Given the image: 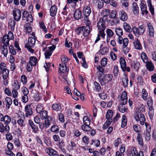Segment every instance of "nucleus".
<instances>
[{
	"label": "nucleus",
	"mask_w": 156,
	"mask_h": 156,
	"mask_svg": "<svg viewBox=\"0 0 156 156\" xmlns=\"http://www.w3.org/2000/svg\"><path fill=\"white\" fill-rule=\"evenodd\" d=\"M105 24L104 21H103L102 18H100L97 23V27L99 30L98 31V37L96 39H100V36L102 38H104L105 34L104 33V30L105 29Z\"/></svg>",
	"instance_id": "obj_1"
},
{
	"label": "nucleus",
	"mask_w": 156,
	"mask_h": 156,
	"mask_svg": "<svg viewBox=\"0 0 156 156\" xmlns=\"http://www.w3.org/2000/svg\"><path fill=\"white\" fill-rule=\"evenodd\" d=\"M134 118L135 120L138 122L140 121V123L141 125H143L145 124L146 119L144 115L141 114L140 111L135 112L134 114Z\"/></svg>",
	"instance_id": "obj_2"
},
{
	"label": "nucleus",
	"mask_w": 156,
	"mask_h": 156,
	"mask_svg": "<svg viewBox=\"0 0 156 156\" xmlns=\"http://www.w3.org/2000/svg\"><path fill=\"white\" fill-rule=\"evenodd\" d=\"M113 77L112 75L111 74L105 75L100 81L101 85L102 86H105L108 82L112 81Z\"/></svg>",
	"instance_id": "obj_3"
},
{
	"label": "nucleus",
	"mask_w": 156,
	"mask_h": 156,
	"mask_svg": "<svg viewBox=\"0 0 156 156\" xmlns=\"http://www.w3.org/2000/svg\"><path fill=\"white\" fill-rule=\"evenodd\" d=\"M117 98L120 103L126 104L128 101L127 92L126 91L123 92L121 94L118 95Z\"/></svg>",
	"instance_id": "obj_4"
},
{
	"label": "nucleus",
	"mask_w": 156,
	"mask_h": 156,
	"mask_svg": "<svg viewBox=\"0 0 156 156\" xmlns=\"http://www.w3.org/2000/svg\"><path fill=\"white\" fill-rule=\"evenodd\" d=\"M118 42L120 44H123L122 49L125 54H127L129 51V49L126 47L128 42V40H119Z\"/></svg>",
	"instance_id": "obj_5"
},
{
	"label": "nucleus",
	"mask_w": 156,
	"mask_h": 156,
	"mask_svg": "<svg viewBox=\"0 0 156 156\" xmlns=\"http://www.w3.org/2000/svg\"><path fill=\"white\" fill-rule=\"evenodd\" d=\"M22 19L23 20H26L29 23H32L33 20L32 16L29 15L28 12L26 11H24L23 13Z\"/></svg>",
	"instance_id": "obj_6"
},
{
	"label": "nucleus",
	"mask_w": 156,
	"mask_h": 156,
	"mask_svg": "<svg viewBox=\"0 0 156 156\" xmlns=\"http://www.w3.org/2000/svg\"><path fill=\"white\" fill-rule=\"evenodd\" d=\"M147 31L148 36L151 38H153L154 37V30L152 25L150 23L147 24Z\"/></svg>",
	"instance_id": "obj_7"
},
{
	"label": "nucleus",
	"mask_w": 156,
	"mask_h": 156,
	"mask_svg": "<svg viewBox=\"0 0 156 156\" xmlns=\"http://www.w3.org/2000/svg\"><path fill=\"white\" fill-rule=\"evenodd\" d=\"M0 121L3 122L5 125H9L11 121V118L9 115H6L4 116L2 114H0Z\"/></svg>",
	"instance_id": "obj_8"
},
{
	"label": "nucleus",
	"mask_w": 156,
	"mask_h": 156,
	"mask_svg": "<svg viewBox=\"0 0 156 156\" xmlns=\"http://www.w3.org/2000/svg\"><path fill=\"white\" fill-rule=\"evenodd\" d=\"M13 15L14 19L16 21H19L21 16V13L20 10L15 8L13 12Z\"/></svg>",
	"instance_id": "obj_9"
},
{
	"label": "nucleus",
	"mask_w": 156,
	"mask_h": 156,
	"mask_svg": "<svg viewBox=\"0 0 156 156\" xmlns=\"http://www.w3.org/2000/svg\"><path fill=\"white\" fill-rule=\"evenodd\" d=\"M78 30L80 32L81 31H83V35L84 37L87 36L90 33V27L89 26H86L79 27Z\"/></svg>",
	"instance_id": "obj_10"
},
{
	"label": "nucleus",
	"mask_w": 156,
	"mask_h": 156,
	"mask_svg": "<svg viewBox=\"0 0 156 156\" xmlns=\"http://www.w3.org/2000/svg\"><path fill=\"white\" fill-rule=\"evenodd\" d=\"M24 112L25 116L26 117H28L32 115L33 112L30 105H27L25 106Z\"/></svg>",
	"instance_id": "obj_11"
},
{
	"label": "nucleus",
	"mask_w": 156,
	"mask_h": 156,
	"mask_svg": "<svg viewBox=\"0 0 156 156\" xmlns=\"http://www.w3.org/2000/svg\"><path fill=\"white\" fill-rule=\"evenodd\" d=\"M140 6L142 11V14L143 15H147L148 13V11L147 10V8L145 2L144 1H141Z\"/></svg>",
	"instance_id": "obj_12"
},
{
	"label": "nucleus",
	"mask_w": 156,
	"mask_h": 156,
	"mask_svg": "<svg viewBox=\"0 0 156 156\" xmlns=\"http://www.w3.org/2000/svg\"><path fill=\"white\" fill-rule=\"evenodd\" d=\"M10 130V127L9 125H4L0 122V132L2 133L9 132Z\"/></svg>",
	"instance_id": "obj_13"
},
{
	"label": "nucleus",
	"mask_w": 156,
	"mask_h": 156,
	"mask_svg": "<svg viewBox=\"0 0 156 156\" xmlns=\"http://www.w3.org/2000/svg\"><path fill=\"white\" fill-rule=\"evenodd\" d=\"M96 69L98 71L96 73V75L98 79H100L101 77L104 74V69L100 65H98L96 67Z\"/></svg>",
	"instance_id": "obj_14"
},
{
	"label": "nucleus",
	"mask_w": 156,
	"mask_h": 156,
	"mask_svg": "<svg viewBox=\"0 0 156 156\" xmlns=\"http://www.w3.org/2000/svg\"><path fill=\"white\" fill-rule=\"evenodd\" d=\"M122 81L123 86L124 87H127L128 86L129 80L128 76L125 74L123 75L122 79Z\"/></svg>",
	"instance_id": "obj_15"
},
{
	"label": "nucleus",
	"mask_w": 156,
	"mask_h": 156,
	"mask_svg": "<svg viewBox=\"0 0 156 156\" xmlns=\"http://www.w3.org/2000/svg\"><path fill=\"white\" fill-rule=\"evenodd\" d=\"M126 104L120 103L118 106L119 111L122 113H124L127 111V108L125 105Z\"/></svg>",
	"instance_id": "obj_16"
},
{
	"label": "nucleus",
	"mask_w": 156,
	"mask_h": 156,
	"mask_svg": "<svg viewBox=\"0 0 156 156\" xmlns=\"http://www.w3.org/2000/svg\"><path fill=\"white\" fill-rule=\"evenodd\" d=\"M57 8L56 5H54L51 7L50 9V14L52 17L54 16L57 13Z\"/></svg>",
	"instance_id": "obj_17"
},
{
	"label": "nucleus",
	"mask_w": 156,
	"mask_h": 156,
	"mask_svg": "<svg viewBox=\"0 0 156 156\" xmlns=\"http://www.w3.org/2000/svg\"><path fill=\"white\" fill-rule=\"evenodd\" d=\"M91 12L90 7L87 6L85 7L83 10V14L84 17H88Z\"/></svg>",
	"instance_id": "obj_18"
},
{
	"label": "nucleus",
	"mask_w": 156,
	"mask_h": 156,
	"mask_svg": "<svg viewBox=\"0 0 156 156\" xmlns=\"http://www.w3.org/2000/svg\"><path fill=\"white\" fill-rule=\"evenodd\" d=\"M46 152L51 156H58L57 152L53 149L48 148L46 149Z\"/></svg>",
	"instance_id": "obj_19"
},
{
	"label": "nucleus",
	"mask_w": 156,
	"mask_h": 156,
	"mask_svg": "<svg viewBox=\"0 0 156 156\" xmlns=\"http://www.w3.org/2000/svg\"><path fill=\"white\" fill-rule=\"evenodd\" d=\"M74 17L76 20L80 19L81 17V11L79 9L76 10L74 14Z\"/></svg>",
	"instance_id": "obj_20"
},
{
	"label": "nucleus",
	"mask_w": 156,
	"mask_h": 156,
	"mask_svg": "<svg viewBox=\"0 0 156 156\" xmlns=\"http://www.w3.org/2000/svg\"><path fill=\"white\" fill-rule=\"evenodd\" d=\"M59 70L60 72L64 73L68 71L69 69L67 68L66 64L65 65L63 64H59Z\"/></svg>",
	"instance_id": "obj_21"
},
{
	"label": "nucleus",
	"mask_w": 156,
	"mask_h": 156,
	"mask_svg": "<svg viewBox=\"0 0 156 156\" xmlns=\"http://www.w3.org/2000/svg\"><path fill=\"white\" fill-rule=\"evenodd\" d=\"M37 62V59L36 57L31 56L30 57L29 63L31 64L32 66H35L36 65Z\"/></svg>",
	"instance_id": "obj_22"
},
{
	"label": "nucleus",
	"mask_w": 156,
	"mask_h": 156,
	"mask_svg": "<svg viewBox=\"0 0 156 156\" xmlns=\"http://www.w3.org/2000/svg\"><path fill=\"white\" fill-rule=\"evenodd\" d=\"M128 19V16L126 12L124 11L121 12L120 19L124 21H126Z\"/></svg>",
	"instance_id": "obj_23"
},
{
	"label": "nucleus",
	"mask_w": 156,
	"mask_h": 156,
	"mask_svg": "<svg viewBox=\"0 0 156 156\" xmlns=\"http://www.w3.org/2000/svg\"><path fill=\"white\" fill-rule=\"evenodd\" d=\"M115 31L116 34L119 36V39H120L121 38L123 39V38L121 37V36L123 34V32L122 29L120 28H118L116 29ZM123 39H127V38H124Z\"/></svg>",
	"instance_id": "obj_24"
},
{
	"label": "nucleus",
	"mask_w": 156,
	"mask_h": 156,
	"mask_svg": "<svg viewBox=\"0 0 156 156\" xmlns=\"http://www.w3.org/2000/svg\"><path fill=\"white\" fill-rule=\"evenodd\" d=\"M133 43L136 49L140 50L142 48L141 44L138 40H135Z\"/></svg>",
	"instance_id": "obj_25"
},
{
	"label": "nucleus",
	"mask_w": 156,
	"mask_h": 156,
	"mask_svg": "<svg viewBox=\"0 0 156 156\" xmlns=\"http://www.w3.org/2000/svg\"><path fill=\"white\" fill-rule=\"evenodd\" d=\"M39 113L41 118L42 119H46L49 116H48L47 112L45 110H44Z\"/></svg>",
	"instance_id": "obj_26"
},
{
	"label": "nucleus",
	"mask_w": 156,
	"mask_h": 156,
	"mask_svg": "<svg viewBox=\"0 0 156 156\" xmlns=\"http://www.w3.org/2000/svg\"><path fill=\"white\" fill-rule=\"evenodd\" d=\"M146 64V66L147 69L150 71H152L154 69V66L152 62H147Z\"/></svg>",
	"instance_id": "obj_27"
},
{
	"label": "nucleus",
	"mask_w": 156,
	"mask_h": 156,
	"mask_svg": "<svg viewBox=\"0 0 156 156\" xmlns=\"http://www.w3.org/2000/svg\"><path fill=\"white\" fill-rule=\"evenodd\" d=\"M14 36L12 33L10 31L7 35L5 34L3 36L2 39H13Z\"/></svg>",
	"instance_id": "obj_28"
},
{
	"label": "nucleus",
	"mask_w": 156,
	"mask_h": 156,
	"mask_svg": "<svg viewBox=\"0 0 156 156\" xmlns=\"http://www.w3.org/2000/svg\"><path fill=\"white\" fill-rule=\"evenodd\" d=\"M133 32L135 35L137 37H138L140 35H141L139 30V28H137L136 27H134L132 28Z\"/></svg>",
	"instance_id": "obj_29"
},
{
	"label": "nucleus",
	"mask_w": 156,
	"mask_h": 156,
	"mask_svg": "<svg viewBox=\"0 0 156 156\" xmlns=\"http://www.w3.org/2000/svg\"><path fill=\"white\" fill-rule=\"evenodd\" d=\"M52 107L54 110L56 111H60L61 109V105L59 104H54L52 106Z\"/></svg>",
	"instance_id": "obj_30"
},
{
	"label": "nucleus",
	"mask_w": 156,
	"mask_h": 156,
	"mask_svg": "<svg viewBox=\"0 0 156 156\" xmlns=\"http://www.w3.org/2000/svg\"><path fill=\"white\" fill-rule=\"evenodd\" d=\"M16 24V22L13 20H9V26L10 27V28L12 31L15 30V27Z\"/></svg>",
	"instance_id": "obj_31"
},
{
	"label": "nucleus",
	"mask_w": 156,
	"mask_h": 156,
	"mask_svg": "<svg viewBox=\"0 0 156 156\" xmlns=\"http://www.w3.org/2000/svg\"><path fill=\"white\" fill-rule=\"evenodd\" d=\"M24 28L27 32L30 33L32 31V27L29 23H26L24 25Z\"/></svg>",
	"instance_id": "obj_32"
},
{
	"label": "nucleus",
	"mask_w": 156,
	"mask_h": 156,
	"mask_svg": "<svg viewBox=\"0 0 156 156\" xmlns=\"http://www.w3.org/2000/svg\"><path fill=\"white\" fill-rule=\"evenodd\" d=\"M5 101L7 103L6 106L8 109L10 108V106L12 103V100L9 97H7L5 98Z\"/></svg>",
	"instance_id": "obj_33"
},
{
	"label": "nucleus",
	"mask_w": 156,
	"mask_h": 156,
	"mask_svg": "<svg viewBox=\"0 0 156 156\" xmlns=\"http://www.w3.org/2000/svg\"><path fill=\"white\" fill-rule=\"evenodd\" d=\"M90 125H83L81 126V128L84 131H89L91 129V128L89 126Z\"/></svg>",
	"instance_id": "obj_34"
},
{
	"label": "nucleus",
	"mask_w": 156,
	"mask_h": 156,
	"mask_svg": "<svg viewBox=\"0 0 156 156\" xmlns=\"http://www.w3.org/2000/svg\"><path fill=\"white\" fill-rule=\"evenodd\" d=\"M140 56L141 58L144 62L145 63L148 62V58L147 55L145 52H142Z\"/></svg>",
	"instance_id": "obj_35"
},
{
	"label": "nucleus",
	"mask_w": 156,
	"mask_h": 156,
	"mask_svg": "<svg viewBox=\"0 0 156 156\" xmlns=\"http://www.w3.org/2000/svg\"><path fill=\"white\" fill-rule=\"evenodd\" d=\"M127 120L126 116L123 115L122 116V119L121 127L122 128L124 127L126 125Z\"/></svg>",
	"instance_id": "obj_36"
},
{
	"label": "nucleus",
	"mask_w": 156,
	"mask_h": 156,
	"mask_svg": "<svg viewBox=\"0 0 156 156\" xmlns=\"http://www.w3.org/2000/svg\"><path fill=\"white\" fill-rule=\"evenodd\" d=\"M137 139L139 144L141 146H142L144 144V143L141 135L138 133L137 135Z\"/></svg>",
	"instance_id": "obj_37"
},
{
	"label": "nucleus",
	"mask_w": 156,
	"mask_h": 156,
	"mask_svg": "<svg viewBox=\"0 0 156 156\" xmlns=\"http://www.w3.org/2000/svg\"><path fill=\"white\" fill-rule=\"evenodd\" d=\"M148 5L149 7V10L152 15H154V9L151 3V0H149L147 2Z\"/></svg>",
	"instance_id": "obj_38"
},
{
	"label": "nucleus",
	"mask_w": 156,
	"mask_h": 156,
	"mask_svg": "<svg viewBox=\"0 0 156 156\" xmlns=\"http://www.w3.org/2000/svg\"><path fill=\"white\" fill-rule=\"evenodd\" d=\"M123 28L126 31L130 32L131 31V28L129 24L126 23H124L123 24Z\"/></svg>",
	"instance_id": "obj_39"
},
{
	"label": "nucleus",
	"mask_w": 156,
	"mask_h": 156,
	"mask_svg": "<svg viewBox=\"0 0 156 156\" xmlns=\"http://www.w3.org/2000/svg\"><path fill=\"white\" fill-rule=\"evenodd\" d=\"M91 120L87 116H84L83 119V122L84 125H90Z\"/></svg>",
	"instance_id": "obj_40"
},
{
	"label": "nucleus",
	"mask_w": 156,
	"mask_h": 156,
	"mask_svg": "<svg viewBox=\"0 0 156 156\" xmlns=\"http://www.w3.org/2000/svg\"><path fill=\"white\" fill-rule=\"evenodd\" d=\"M91 144H94L96 147H98L100 145V141L98 139H93L91 140Z\"/></svg>",
	"instance_id": "obj_41"
},
{
	"label": "nucleus",
	"mask_w": 156,
	"mask_h": 156,
	"mask_svg": "<svg viewBox=\"0 0 156 156\" xmlns=\"http://www.w3.org/2000/svg\"><path fill=\"white\" fill-rule=\"evenodd\" d=\"M108 51V49L106 47H105L99 50V52L101 55H104L107 53Z\"/></svg>",
	"instance_id": "obj_42"
},
{
	"label": "nucleus",
	"mask_w": 156,
	"mask_h": 156,
	"mask_svg": "<svg viewBox=\"0 0 156 156\" xmlns=\"http://www.w3.org/2000/svg\"><path fill=\"white\" fill-rule=\"evenodd\" d=\"M51 118L48 116L47 118L45 119V126L46 127H48L49 126L51 125Z\"/></svg>",
	"instance_id": "obj_43"
},
{
	"label": "nucleus",
	"mask_w": 156,
	"mask_h": 156,
	"mask_svg": "<svg viewBox=\"0 0 156 156\" xmlns=\"http://www.w3.org/2000/svg\"><path fill=\"white\" fill-rule=\"evenodd\" d=\"M106 32L107 36V39H108V38H110L113 35V32L110 29H107L106 30Z\"/></svg>",
	"instance_id": "obj_44"
},
{
	"label": "nucleus",
	"mask_w": 156,
	"mask_h": 156,
	"mask_svg": "<svg viewBox=\"0 0 156 156\" xmlns=\"http://www.w3.org/2000/svg\"><path fill=\"white\" fill-rule=\"evenodd\" d=\"M113 115V112L112 110H108L107 111V113L106 115V117L107 119H111Z\"/></svg>",
	"instance_id": "obj_45"
},
{
	"label": "nucleus",
	"mask_w": 156,
	"mask_h": 156,
	"mask_svg": "<svg viewBox=\"0 0 156 156\" xmlns=\"http://www.w3.org/2000/svg\"><path fill=\"white\" fill-rule=\"evenodd\" d=\"M51 130L52 132L56 133L58 132L59 129L57 126L54 125L51 127Z\"/></svg>",
	"instance_id": "obj_46"
},
{
	"label": "nucleus",
	"mask_w": 156,
	"mask_h": 156,
	"mask_svg": "<svg viewBox=\"0 0 156 156\" xmlns=\"http://www.w3.org/2000/svg\"><path fill=\"white\" fill-rule=\"evenodd\" d=\"M83 21L84 23L86 24V26H89L90 27L91 23L88 17H84L83 19Z\"/></svg>",
	"instance_id": "obj_47"
},
{
	"label": "nucleus",
	"mask_w": 156,
	"mask_h": 156,
	"mask_svg": "<svg viewBox=\"0 0 156 156\" xmlns=\"http://www.w3.org/2000/svg\"><path fill=\"white\" fill-rule=\"evenodd\" d=\"M142 98L144 100H146L147 99V93L146 92L145 89H142Z\"/></svg>",
	"instance_id": "obj_48"
},
{
	"label": "nucleus",
	"mask_w": 156,
	"mask_h": 156,
	"mask_svg": "<svg viewBox=\"0 0 156 156\" xmlns=\"http://www.w3.org/2000/svg\"><path fill=\"white\" fill-rule=\"evenodd\" d=\"M17 123L21 127H23L25 126V124L24 121V119L20 118L18 119L17 121Z\"/></svg>",
	"instance_id": "obj_49"
},
{
	"label": "nucleus",
	"mask_w": 156,
	"mask_h": 156,
	"mask_svg": "<svg viewBox=\"0 0 156 156\" xmlns=\"http://www.w3.org/2000/svg\"><path fill=\"white\" fill-rule=\"evenodd\" d=\"M133 11L135 14H137L138 12L139 8L136 3H133Z\"/></svg>",
	"instance_id": "obj_50"
},
{
	"label": "nucleus",
	"mask_w": 156,
	"mask_h": 156,
	"mask_svg": "<svg viewBox=\"0 0 156 156\" xmlns=\"http://www.w3.org/2000/svg\"><path fill=\"white\" fill-rule=\"evenodd\" d=\"M39 26L42 29V30L46 33L47 32V30L46 28V26L45 25L43 22H40L39 23Z\"/></svg>",
	"instance_id": "obj_51"
},
{
	"label": "nucleus",
	"mask_w": 156,
	"mask_h": 156,
	"mask_svg": "<svg viewBox=\"0 0 156 156\" xmlns=\"http://www.w3.org/2000/svg\"><path fill=\"white\" fill-rule=\"evenodd\" d=\"M121 69L123 72H124L126 71H127V72H129L130 68L129 67H126V63L121 65Z\"/></svg>",
	"instance_id": "obj_52"
},
{
	"label": "nucleus",
	"mask_w": 156,
	"mask_h": 156,
	"mask_svg": "<svg viewBox=\"0 0 156 156\" xmlns=\"http://www.w3.org/2000/svg\"><path fill=\"white\" fill-rule=\"evenodd\" d=\"M131 153L132 156H137L138 154L136 148L135 147L132 148Z\"/></svg>",
	"instance_id": "obj_53"
},
{
	"label": "nucleus",
	"mask_w": 156,
	"mask_h": 156,
	"mask_svg": "<svg viewBox=\"0 0 156 156\" xmlns=\"http://www.w3.org/2000/svg\"><path fill=\"white\" fill-rule=\"evenodd\" d=\"M94 84L95 86V89L96 91H99L101 90V87L100 84L96 82H94Z\"/></svg>",
	"instance_id": "obj_54"
},
{
	"label": "nucleus",
	"mask_w": 156,
	"mask_h": 156,
	"mask_svg": "<svg viewBox=\"0 0 156 156\" xmlns=\"http://www.w3.org/2000/svg\"><path fill=\"white\" fill-rule=\"evenodd\" d=\"M140 126L137 124H135L133 126L134 130L136 133H139L140 131Z\"/></svg>",
	"instance_id": "obj_55"
},
{
	"label": "nucleus",
	"mask_w": 156,
	"mask_h": 156,
	"mask_svg": "<svg viewBox=\"0 0 156 156\" xmlns=\"http://www.w3.org/2000/svg\"><path fill=\"white\" fill-rule=\"evenodd\" d=\"M107 59L106 58H103L101 61V65L103 67H105L107 64Z\"/></svg>",
	"instance_id": "obj_56"
},
{
	"label": "nucleus",
	"mask_w": 156,
	"mask_h": 156,
	"mask_svg": "<svg viewBox=\"0 0 156 156\" xmlns=\"http://www.w3.org/2000/svg\"><path fill=\"white\" fill-rule=\"evenodd\" d=\"M52 54V52L51 51H49L48 50H46L44 53L45 58L46 59H49L50 58V56Z\"/></svg>",
	"instance_id": "obj_57"
},
{
	"label": "nucleus",
	"mask_w": 156,
	"mask_h": 156,
	"mask_svg": "<svg viewBox=\"0 0 156 156\" xmlns=\"http://www.w3.org/2000/svg\"><path fill=\"white\" fill-rule=\"evenodd\" d=\"M145 124L146 126L145 132H151V125L147 122H145Z\"/></svg>",
	"instance_id": "obj_58"
},
{
	"label": "nucleus",
	"mask_w": 156,
	"mask_h": 156,
	"mask_svg": "<svg viewBox=\"0 0 156 156\" xmlns=\"http://www.w3.org/2000/svg\"><path fill=\"white\" fill-rule=\"evenodd\" d=\"M139 30L141 35H142L145 31V28L144 25H141L139 27Z\"/></svg>",
	"instance_id": "obj_59"
},
{
	"label": "nucleus",
	"mask_w": 156,
	"mask_h": 156,
	"mask_svg": "<svg viewBox=\"0 0 156 156\" xmlns=\"http://www.w3.org/2000/svg\"><path fill=\"white\" fill-rule=\"evenodd\" d=\"M119 72V68L118 66H115L114 67L113 74L115 76H116L118 75Z\"/></svg>",
	"instance_id": "obj_60"
},
{
	"label": "nucleus",
	"mask_w": 156,
	"mask_h": 156,
	"mask_svg": "<svg viewBox=\"0 0 156 156\" xmlns=\"http://www.w3.org/2000/svg\"><path fill=\"white\" fill-rule=\"evenodd\" d=\"M9 50L10 53L13 55H15L16 54V51L15 50L14 48L12 46L10 45L9 47Z\"/></svg>",
	"instance_id": "obj_61"
},
{
	"label": "nucleus",
	"mask_w": 156,
	"mask_h": 156,
	"mask_svg": "<svg viewBox=\"0 0 156 156\" xmlns=\"http://www.w3.org/2000/svg\"><path fill=\"white\" fill-rule=\"evenodd\" d=\"M151 132H145L144 133V136L146 140H149L151 138Z\"/></svg>",
	"instance_id": "obj_62"
},
{
	"label": "nucleus",
	"mask_w": 156,
	"mask_h": 156,
	"mask_svg": "<svg viewBox=\"0 0 156 156\" xmlns=\"http://www.w3.org/2000/svg\"><path fill=\"white\" fill-rule=\"evenodd\" d=\"M36 40H28V45L31 47H33L35 43Z\"/></svg>",
	"instance_id": "obj_63"
},
{
	"label": "nucleus",
	"mask_w": 156,
	"mask_h": 156,
	"mask_svg": "<svg viewBox=\"0 0 156 156\" xmlns=\"http://www.w3.org/2000/svg\"><path fill=\"white\" fill-rule=\"evenodd\" d=\"M116 12L115 11H112L109 15V16L111 18H115L116 16Z\"/></svg>",
	"instance_id": "obj_64"
}]
</instances>
